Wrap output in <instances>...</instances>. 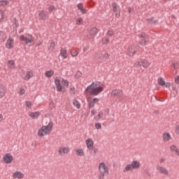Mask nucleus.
<instances>
[{"instance_id": "obj_1", "label": "nucleus", "mask_w": 179, "mask_h": 179, "mask_svg": "<svg viewBox=\"0 0 179 179\" xmlns=\"http://www.w3.org/2000/svg\"><path fill=\"white\" fill-rule=\"evenodd\" d=\"M98 178L105 179L108 174H110V169H108V165L104 162H101L98 166Z\"/></svg>"}, {"instance_id": "obj_2", "label": "nucleus", "mask_w": 179, "mask_h": 179, "mask_svg": "<svg viewBox=\"0 0 179 179\" xmlns=\"http://www.w3.org/2000/svg\"><path fill=\"white\" fill-rule=\"evenodd\" d=\"M97 86V83H92L85 89V92H89L90 94H92L94 96H99V94H100V93H101V92L104 90V87Z\"/></svg>"}, {"instance_id": "obj_3", "label": "nucleus", "mask_w": 179, "mask_h": 179, "mask_svg": "<svg viewBox=\"0 0 179 179\" xmlns=\"http://www.w3.org/2000/svg\"><path fill=\"white\" fill-rule=\"evenodd\" d=\"M52 127H54V123L49 122L48 125L43 126L38 129V136H45L47 135H50L51 131H52Z\"/></svg>"}, {"instance_id": "obj_4", "label": "nucleus", "mask_w": 179, "mask_h": 179, "mask_svg": "<svg viewBox=\"0 0 179 179\" xmlns=\"http://www.w3.org/2000/svg\"><path fill=\"white\" fill-rule=\"evenodd\" d=\"M150 66V63L145 59H141L134 63V68L138 71H142L143 68L146 69V68H149Z\"/></svg>"}, {"instance_id": "obj_5", "label": "nucleus", "mask_w": 179, "mask_h": 179, "mask_svg": "<svg viewBox=\"0 0 179 179\" xmlns=\"http://www.w3.org/2000/svg\"><path fill=\"white\" fill-rule=\"evenodd\" d=\"M20 41H22L27 45V44H31L33 41H34V37H33L31 35H21L19 37Z\"/></svg>"}, {"instance_id": "obj_6", "label": "nucleus", "mask_w": 179, "mask_h": 179, "mask_svg": "<svg viewBox=\"0 0 179 179\" xmlns=\"http://www.w3.org/2000/svg\"><path fill=\"white\" fill-rule=\"evenodd\" d=\"M156 169L160 174H162V176H165L166 177L170 176V171L167 168L160 165H157Z\"/></svg>"}, {"instance_id": "obj_7", "label": "nucleus", "mask_w": 179, "mask_h": 179, "mask_svg": "<svg viewBox=\"0 0 179 179\" xmlns=\"http://www.w3.org/2000/svg\"><path fill=\"white\" fill-rule=\"evenodd\" d=\"M97 33H99V29L96 27L91 28L87 33V38H94Z\"/></svg>"}, {"instance_id": "obj_8", "label": "nucleus", "mask_w": 179, "mask_h": 179, "mask_svg": "<svg viewBox=\"0 0 179 179\" xmlns=\"http://www.w3.org/2000/svg\"><path fill=\"white\" fill-rule=\"evenodd\" d=\"M158 85L162 86V87H166V89H170V87H171V83L164 81V78L162 77L158 78Z\"/></svg>"}, {"instance_id": "obj_9", "label": "nucleus", "mask_w": 179, "mask_h": 179, "mask_svg": "<svg viewBox=\"0 0 179 179\" xmlns=\"http://www.w3.org/2000/svg\"><path fill=\"white\" fill-rule=\"evenodd\" d=\"M68 153H69V147L62 145L58 150L59 156H65Z\"/></svg>"}, {"instance_id": "obj_10", "label": "nucleus", "mask_w": 179, "mask_h": 179, "mask_svg": "<svg viewBox=\"0 0 179 179\" xmlns=\"http://www.w3.org/2000/svg\"><path fill=\"white\" fill-rule=\"evenodd\" d=\"M3 160L6 164H10L13 162V156L10 153H6L3 155Z\"/></svg>"}, {"instance_id": "obj_11", "label": "nucleus", "mask_w": 179, "mask_h": 179, "mask_svg": "<svg viewBox=\"0 0 179 179\" xmlns=\"http://www.w3.org/2000/svg\"><path fill=\"white\" fill-rule=\"evenodd\" d=\"M136 50L138 48L135 45H131L127 48V54L129 57H134L136 54Z\"/></svg>"}, {"instance_id": "obj_12", "label": "nucleus", "mask_w": 179, "mask_h": 179, "mask_svg": "<svg viewBox=\"0 0 179 179\" xmlns=\"http://www.w3.org/2000/svg\"><path fill=\"white\" fill-rule=\"evenodd\" d=\"M12 178L13 179H23L24 178V173L20 171H16L12 174Z\"/></svg>"}, {"instance_id": "obj_13", "label": "nucleus", "mask_w": 179, "mask_h": 179, "mask_svg": "<svg viewBox=\"0 0 179 179\" xmlns=\"http://www.w3.org/2000/svg\"><path fill=\"white\" fill-rule=\"evenodd\" d=\"M87 101L88 102L89 108H93V107H94V104H97L99 100L98 98H94L93 99H87Z\"/></svg>"}, {"instance_id": "obj_14", "label": "nucleus", "mask_w": 179, "mask_h": 179, "mask_svg": "<svg viewBox=\"0 0 179 179\" xmlns=\"http://www.w3.org/2000/svg\"><path fill=\"white\" fill-rule=\"evenodd\" d=\"M6 47L8 50H12L15 47V41L12 38H9L6 43Z\"/></svg>"}, {"instance_id": "obj_15", "label": "nucleus", "mask_w": 179, "mask_h": 179, "mask_svg": "<svg viewBox=\"0 0 179 179\" xmlns=\"http://www.w3.org/2000/svg\"><path fill=\"white\" fill-rule=\"evenodd\" d=\"M86 146L88 150H93V148L94 146V142H93V139L89 138L85 141Z\"/></svg>"}, {"instance_id": "obj_16", "label": "nucleus", "mask_w": 179, "mask_h": 179, "mask_svg": "<svg viewBox=\"0 0 179 179\" xmlns=\"http://www.w3.org/2000/svg\"><path fill=\"white\" fill-rule=\"evenodd\" d=\"M173 138L171 137V134H170L168 132H164L162 134V141L163 142H169V141H171Z\"/></svg>"}, {"instance_id": "obj_17", "label": "nucleus", "mask_w": 179, "mask_h": 179, "mask_svg": "<svg viewBox=\"0 0 179 179\" xmlns=\"http://www.w3.org/2000/svg\"><path fill=\"white\" fill-rule=\"evenodd\" d=\"M131 164L134 170H139V169H141V162L138 160H133Z\"/></svg>"}, {"instance_id": "obj_18", "label": "nucleus", "mask_w": 179, "mask_h": 179, "mask_svg": "<svg viewBox=\"0 0 179 179\" xmlns=\"http://www.w3.org/2000/svg\"><path fill=\"white\" fill-rule=\"evenodd\" d=\"M113 12L115 13V16L117 17H120V6H118V5H117V3H113Z\"/></svg>"}, {"instance_id": "obj_19", "label": "nucleus", "mask_w": 179, "mask_h": 179, "mask_svg": "<svg viewBox=\"0 0 179 179\" xmlns=\"http://www.w3.org/2000/svg\"><path fill=\"white\" fill-rule=\"evenodd\" d=\"M55 84L56 85L57 92H61L62 90V85H61V81L58 78H55Z\"/></svg>"}, {"instance_id": "obj_20", "label": "nucleus", "mask_w": 179, "mask_h": 179, "mask_svg": "<svg viewBox=\"0 0 179 179\" xmlns=\"http://www.w3.org/2000/svg\"><path fill=\"white\" fill-rule=\"evenodd\" d=\"M76 156H78L79 157H85V151L82 148H78L75 150Z\"/></svg>"}, {"instance_id": "obj_21", "label": "nucleus", "mask_w": 179, "mask_h": 179, "mask_svg": "<svg viewBox=\"0 0 179 179\" xmlns=\"http://www.w3.org/2000/svg\"><path fill=\"white\" fill-rule=\"evenodd\" d=\"M140 44H141V45H146V34L145 33H142L141 35H140Z\"/></svg>"}, {"instance_id": "obj_22", "label": "nucleus", "mask_w": 179, "mask_h": 179, "mask_svg": "<svg viewBox=\"0 0 179 179\" xmlns=\"http://www.w3.org/2000/svg\"><path fill=\"white\" fill-rule=\"evenodd\" d=\"M99 59L101 62H106L108 59V53H104L103 55H99Z\"/></svg>"}, {"instance_id": "obj_23", "label": "nucleus", "mask_w": 179, "mask_h": 179, "mask_svg": "<svg viewBox=\"0 0 179 179\" xmlns=\"http://www.w3.org/2000/svg\"><path fill=\"white\" fill-rule=\"evenodd\" d=\"M34 76V73L31 71H27L24 77V80H30L31 78H33Z\"/></svg>"}, {"instance_id": "obj_24", "label": "nucleus", "mask_w": 179, "mask_h": 179, "mask_svg": "<svg viewBox=\"0 0 179 179\" xmlns=\"http://www.w3.org/2000/svg\"><path fill=\"white\" fill-rule=\"evenodd\" d=\"M77 8L83 15H86V13H87V10L83 8V4L82 3L77 4Z\"/></svg>"}, {"instance_id": "obj_25", "label": "nucleus", "mask_w": 179, "mask_h": 179, "mask_svg": "<svg viewBox=\"0 0 179 179\" xmlns=\"http://www.w3.org/2000/svg\"><path fill=\"white\" fill-rule=\"evenodd\" d=\"M128 171H134V168L131 164H127L123 169V173H128Z\"/></svg>"}, {"instance_id": "obj_26", "label": "nucleus", "mask_w": 179, "mask_h": 179, "mask_svg": "<svg viewBox=\"0 0 179 179\" xmlns=\"http://www.w3.org/2000/svg\"><path fill=\"white\" fill-rule=\"evenodd\" d=\"M60 55L63 57V59L68 58V52L66 51V48H64L61 49Z\"/></svg>"}, {"instance_id": "obj_27", "label": "nucleus", "mask_w": 179, "mask_h": 179, "mask_svg": "<svg viewBox=\"0 0 179 179\" xmlns=\"http://www.w3.org/2000/svg\"><path fill=\"white\" fill-rule=\"evenodd\" d=\"M6 94V88L3 85H0V99H2Z\"/></svg>"}, {"instance_id": "obj_28", "label": "nucleus", "mask_w": 179, "mask_h": 179, "mask_svg": "<svg viewBox=\"0 0 179 179\" xmlns=\"http://www.w3.org/2000/svg\"><path fill=\"white\" fill-rule=\"evenodd\" d=\"M121 90H113L111 93L110 95L112 97H115V96H121Z\"/></svg>"}, {"instance_id": "obj_29", "label": "nucleus", "mask_w": 179, "mask_h": 179, "mask_svg": "<svg viewBox=\"0 0 179 179\" xmlns=\"http://www.w3.org/2000/svg\"><path fill=\"white\" fill-rule=\"evenodd\" d=\"M39 19L41 20H47V14L44 10L40 11L38 13Z\"/></svg>"}, {"instance_id": "obj_30", "label": "nucleus", "mask_w": 179, "mask_h": 179, "mask_svg": "<svg viewBox=\"0 0 179 179\" xmlns=\"http://www.w3.org/2000/svg\"><path fill=\"white\" fill-rule=\"evenodd\" d=\"M29 115L31 118H38L40 117V112H31L29 113Z\"/></svg>"}, {"instance_id": "obj_31", "label": "nucleus", "mask_w": 179, "mask_h": 179, "mask_svg": "<svg viewBox=\"0 0 179 179\" xmlns=\"http://www.w3.org/2000/svg\"><path fill=\"white\" fill-rule=\"evenodd\" d=\"M104 116V112H103V110H101L98 115H96L94 117V120H95L96 121H99V120H101V118Z\"/></svg>"}, {"instance_id": "obj_32", "label": "nucleus", "mask_w": 179, "mask_h": 179, "mask_svg": "<svg viewBox=\"0 0 179 179\" xmlns=\"http://www.w3.org/2000/svg\"><path fill=\"white\" fill-rule=\"evenodd\" d=\"M170 150H171V152H174L177 156H179V149L177 148V146L171 145L170 147Z\"/></svg>"}, {"instance_id": "obj_33", "label": "nucleus", "mask_w": 179, "mask_h": 179, "mask_svg": "<svg viewBox=\"0 0 179 179\" xmlns=\"http://www.w3.org/2000/svg\"><path fill=\"white\" fill-rule=\"evenodd\" d=\"M148 23H149V24H157V20H156L154 17L152 18H148L147 20Z\"/></svg>"}, {"instance_id": "obj_34", "label": "nucleus", "mask_w": 179, "mask_h": 179, "mask_svg": "<svg viewBox=\"0 0 179 179\" xmlns=\"http://www.w3.org/2000/svg\"><path fill=\"white\" fill-rule=\"evenodd\" d=\"M8 66L10 68V69H15V61L13 60L8 61Z\"/></svg>"}, {"instance_id": "obj_35", "label": "nucleus", "mask_w": 179, "mask_h": 179, "mask_svg": "<svg viewBox=\"0 0 179 179\" xmlns=\"http://www.w3.org/2000/svg\"><path fill=\"white\" fill-rule=\"evenodd\" d=\"M52 75H54V71H52V70L45 71V76L46 78H51L52 76Z\"/></svg>"}, {"instance_id": "obj_36", "label": "nucleus", "mask_w": 179, "mask_h": 179, "mask_svg": "<svg viewBox=\"0 0 179 179\" xmlns=\"http://www.w3.org/2000/svg\"><path fill=\"white\" fill-rule=\"evenodd\" d=\"M76 24H78V26H80V24H83V18L78 17L76 20Z\"/></svg>"}, {"instance_id": "obj_37", "label": "nucleus", "mask_w": 179, "mask_h": 179, "mask_svg": "<svg viewBox=\"0 0 179 179\" xmlns=\"http://www.w3.org/2000/svg\"><path fill=\"white\" fill-rule=\"evenodd\" d=\"M55 48V42L52 41L50 43L48 50L49 51H54Z\"/></svg>"}, {"instance_id": "obj_38", "label": "nucleus", "mask_w": 179, "mask_h": 179, "mask_svg": "<svg viewBox=\"0 0 179 179\" xmlns=\"http://www.w3.org/2000/svg\"><path fill=\"white\" fill-rule=\"evenodd\" d=\"M73 106H75V107H76V108H80V103H79V101H78L77 100L73 99Z\"/></svg>"}, {"instance_id": "obj_39", "label": "nucleus", "mask_w": 179, "mask_h": 179, "mask_svg": "<svg viewBox=\"0 0 179 179\" xmlns=\"http://www.w3.org/2000/svg\"><path fill=\"white\" fill-rule=\"evenodd\" d=\"M8 3H9V1H8L7 0L0 1V6H6Z\"/></svg>"}, {"instance_id": "obj_40", "label": "nucleus", "mask_w": 179, "mask_h": 179, "mask_svg": "<svg viewBox=\"0 0 179 179\" xmlns=\"http://www.w3.org/2000/svg\"><path fill=\"white\" fill-rule=\"evenodd\" d=\"M3 17H5V11L0 10V22L3 20Z\"/></svg>"}, {"instance_id": "obj_41", "label": "nucleus", "mask_w": 179, "mask_h": 179, "mask_svg": "<svg viewBox=\"0 0 179 179\" xmlns=\"http://www.w3.org/2000/svg\"><path fill=\"white\" fill-rule=\"evenodd\" d=\"M108 43H110V39L106 37L102 38V44H108Z\"/></svg>"}, {"instance_id": "obj_42", "label": "nucleus", "mask_w": 179, "mask_h": 179, "mask_svg": "<svg viewBox=\"0 0 179 179\" xmlns=\"http://www.w3.org/2000/svg\"><path fill=\"white\" fill-rule=\"evenodd\" d=\"M82 77V72L80 71H77L75 74V78L76 79H79V78Z\"/></svg>"}, {"instance_id": "obj_43", "label": "nucleus", "mask_w": 179, "mask_h": 179, "mask_svg": "<svg viewBox=\"0 0 179 179\" xmlns=\"http://www.w3.org/2000/svg\"><path fill=\"white\" fill-rule=\"evenodd\" d=\"M62 85H63V86H66V87H68V86H69V82H68V80H62Z\"/></svg>"}, {"instance_id": "obj_44", "label": "nucleus", "mask_w": 179, "mask_h": 179, "mask_svg": "<svg viewBox=\"0 0 179 179\" xmlns=\"http://www.w3.org/2000/svg\"><path fill=\"white\" fill-rule=\"evenodd\" d=\"M24 93H26V90H24V88H20V91H19V94L20 96H23V94H24Z\"/></svg>"}, {"instance_id": "obj_45", "label": "nucleus", "mask_w": 179, "mask_h": 179, "mask_svg": "<svg viewBox=\"0 0 179 179\" xmlns=\"http://www.w3.org/2000/svg\"><path fill=\"white\" fill-rule=\"evenodd\" d=\"M25 106L27 108H31V102H30L29 101H27L25 102Z\"/></svg>"}, {"instance_id": "obj_46", "label": "nucleus", "mask_w": 179, "mask_h": 179, "mask_svg": "<svg viewBox=\"0 0 179 179\" xmlns=\"http://www.w3.org/2000/svg\"><path fill=\"white\" fill-rule=\"evenodd\" d=\"M78 55H79V52H78L77 50L74 52H71V55L72 57H78Z\"/></svg>"}, {"instance_id": "obj_47", "label": "nucleus", "mask_w": 179, "mask_h": 179, "mask_svg": "<svg viewBox=\"0 0 179 179\" xmlns=\"http://www.w3.org/2000/svg\"><path fill=\"white\" fill-rule=\"evenodd\" d=\"M107 36H108L109 37L114 36V31L109 30L107 33Z\"/></svg>"}, {"instance_id": "obj_48", "label": "nucleus", "mask_w": 179, "mask_h": 179, "mask_svg": "<svg viewBox=\"0 0 179 179\" xmlns=\"http://www.w3.org/2000/svg\"><path fill=\"white\" fill-rule=\"evenodd\" d=\"M54 107H55V103H54L53 101H51L49 104V108H50V110H52Z\"/></svg>"}, {"instance_id": "obj_49", "label": "nucleus", "mask_w": 179, "mask_h": 179, "mask_svg": "<svg viewBox=\"0 0 179 179\" xmlns=\"http://www.w3.org/2000/svg\"><path fill=\"white\" fill-rule=\"evenodd\" d=\"M159 163H160V164H164L166 163V158L162 157L159 159Z\"/></svg>"}, {"instance_id": "obj_50", "label": "nucleus", "mask_w": 179, "mask_h": 179, "mask_svg": "<svg viewBox=\"0 0 179 179\" xmlns=\"http://www.w3.org/2000/svg\"><path fill=\"white\" fill-rule=\"evenodd\" d=\"M95 128H96V129H101V124L96 123L95 124Z\"/></svg>"}, {"instance_id": "obj_51", "label": "nucleus", "mask_w": 179, "mask_h": 179, "mask_svg": "<svg viewBox=\"0 0 179 179\" xmlns=\"http://www.w3.org/2000/svg\"><path fill=\"white\" fill-rule=\"evenodd\" d=\"M175 132L177 135H179V124H177L175 127Z\"/></svg>"}, {"instance_id": "obj_52", "label": "nucleus", "mask_w": 179, "mask_h": 179, "mask_svg": "<svg viewBox=\"0 0 179 179\" xmlns=\"http://www.w3.org/2000/svg\"><path fill=\"white\" fill-rule=\"evenodd\" d=\"M49 12H54L55 10V6H50L48 8Z\"/></svg>"}, {"instance_id": "obj_53", "label": "nucleus", "mask_w": 179, "mask_h": 179, "mask_svg": "<svg viewBox=\"0 0 179 179\" xmlns=\"http://www.w3.org/2000/svg\"><path fill=\"white\" fill-rule=\"evenodd\" d=\"M172 65L174 69H178L179 64L178 63H173Z\"/></svg>"}, {"instance_id": "obj_54", "label": "nucleus", "mask_w": 179, "mask_h": 179, "mask_svg": "<svg viewBox=\"0 0 179 179\" xmlns=\"http://www.w3.org/2000/svg\"><path fill=\"white\" fill-rule=\"evenodd\" d=\"M70 93L71 94H75V88L73 87L70 88Z\"/></svg>"}, {"instance_id": "obj_55", "label": "nucleus", "mask_w": 179, "mask_h": 179, "mask_svg": "<svg viewBox=\"0 0 179 179\" xmlns=\"http://www.w3.org/2000/svg\"><path fill=\"white\" fill-rule=\"evenodd\" d=\"M175 83H176V85H178V83H179V76H176L175 78Z\"/></svg>"}, {"instance_id": "obj_56", "label": "nucleus", "mask_w": 179, "mask_h": 179, "mask_svg": "<svg viewBox=\"0 0 179 179\" xmlns=\"http://www.w3.org/2000/svg\"><path fill=\"white\" fill-rule=\"evenodd\" d=\"M91 115H96V110L95 109H92L91 110Z\"/></svg>"}, {"instance_id": "obj_57", "label": "nucleus", "mask_w": 179, "mask_h": 179, "mask_svg": "<svg viewBox=\"0 0 179 179\" xmlns=\"http://www.w3.org/2000/svg\"><path fill=\"white\" fill-rule=\"evenodd\" d=\"M3 120V116L0 114V122H2Z\"/></svg>"}, {"instance_id": "obj_58", "label": "nucleus", "mask_w": 179, "mask_h": 179, "mask_svg": "<svg viewBox=\"0 0 179 179\" xmlns=\"http://www.w3.org/2000/svg\"><path fill=\"white\" fill-rule=\"evenodd\" d=\"M128 12H129V13H131V12H132V8H129Z\"/></svg>"}, {"instance_id": "obj_59", "label": "nucleus", "mask_w": 179, "mask_h": 179, "mask_svg": "<svg viewBox=\"0 0 179 179\" xmlns=\"http://www.w3.org/2000/svg\"><path fill=\"white\" fill-rule=\"evenodd\" d=\"M41 45V43H36V46L38 47Z\"/></svg>"}, {"instance_id": "obj_60", "label": "nucleus", "mask_w": 179, "mask_h": 179, "mask_svg": "<svg viewBox=\"0 0 179 179\" xmlns=\"http://www.w3.org/2000/svg\"><path fill=\"white\" fill-rule=\"evenodd\" d=\"M173 90H176V87H173Z\"/></svg>"}, {"instance_id": "obj_61", "label": "nucleus", "mask_w": 179, "mask_h": 179, "mask_svg": "<svg viewBox=\"0 0 179 179\" xmlns=\"http://www.w3.org/2000/svg\"><path fill=\"white\" fill-rule=\"evenodd\" d=\"M55 1H57V0H55Z\"/></svg>"}]
</instances>
